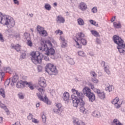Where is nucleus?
I'll return each mask as SVG.
<instances>
[{"label": "nucleus", "mask_w": 125, "mask_h": 125, "mask_svg": "<svg viewBox=\"0 0 125 125\" xmlns=\"http://www.w3.org/2000/svg\"><path fill=\"white\" fill-rule=\"evenodd\" d=\"M0 23H1V24H3V25H7V27L8 29L13 28L15 25V21L12 18L7 16H3L0 12Z\"/></svg>", "instance_id": "nucleus-1"}, {"label": "nucleus", "mask_w": 125, "mask_h": 125, "mask_svg": "<svg viewBox=\"0 0 125 125\" xmlns=\"http://www.w3.org/2000/svg\"><path fill=\"white\" fill-rule=\"evenodd\" d=\"M72 100L74 107H78L79 105L80 106V111L83 114H86L87 110L84 108L85 103L83 99H79L77 97L72 96Z\"/></svg>", "instance_id": "nucleus-2"}, {"label": "nucleus", "mask_w": 125, "mask_h": 125, "mask_svg": "<svg viewBox=\"0 0 125 125\" xmlns=\"http://www.w3.org/2000/svg\"><path fill=\"white\" fill-rule=\"evenodd\" d=\"M41 46L39 47V50L45 51V54L47 56L49 55H54L55 54V50L53 48H50L46 45V41L42 40L41 42Z\"/></svg>", "instance_id": "nucleus-3"}, {"label": "nucleus", "mask_w": 125, "mask_h": 125, "mask_svg": "<svg viewBox=\"0 0 125 125\" xmlns=\"http://www.w3.org/2000/svg\"><path fill=\"white\" fill-rule=\"evenodd\" d=\"M30 58L32 62L34 64H40L42 63L43 56L39 51H32L30 54Z\"/></svg>", "instance_id": "nucleus-4"}, {"label": "nucleus", "mask_w": 125, "mask_h": 125, "mask_svg": "<svg viewBox=\"0 0 125 125\" xmlns=\"http://www.w3.org/2000/svg\"><path fill=\"white\" fill-rule=\"evenodd\" d=\"M113 41L115 43L118 44L117 48L120 53L125 54V43L124 44V40L117 35L113 36Z\"/></svg>", "instance_id": "nucleus-5"}, {"label": "nucleus", "mask_w": 125, "mask_h": 125, "mask_svg": "<svg viewBox=\"0 0 125 125\" xmlns=\"http://www.w3.org/2000/svg\"><path fill=\"white\" fill-rule=\"evenodd\" d=\"M38 98L41 101H43L48 105L51 104V102L46 97L45 91L42 88H39L38 89V93H37Z\"/></svg>", "instance_id": "nucleus-6"}, {"label": "nucleus", "mask_w": 125, "mask_h": 125, "mask_svg": "<svg viewBox=\"0 0 125 125\" xmlns=\"http://www.w3.org/2000/svg\"><path fill=\"white\" fill-rule=\"evenodd\" d=\"M27 85L31 90L34 89V85L32 82H27V81H20L17 83V87L18 88H23L24 86Z\"/></svg>", "instance_id": "nucleus-7"}, {"label": "nucleus", "mask_w": 125, "mask_h": 125, "mask_svg": "<svg viewBox=\"0 0 125 125\" xmlns=\"http://www.w3.org/2000/svg\"><path fill=\"white\" fill-rule=\"evenodd\" d=\"M46 71L48 74H51V75H56L58 73L56 67L51 63H48L46 64Z\"/></svg>", "instance_id": "nucleus-8"}, {"label": "nucleus", "mask_w": 125, "mask_h": 125, "mask_svg": "<svg viewBox=\"0 0 125 125\" xmlns=\"http://www.w3.org/2000/svg\"><path fill=\"white\" fill-rule=\"evenodd\" d=\"M74 41L76 42V47L77 48H82V45H86L87 43V41L84 39H79L78 38H76V39H74Z\"/></svg>", "instance_id": "nucleus-9"}, {"label": "nucleus", "mask_w": 125, "mask_h": 125, "mask_svg": "<svg viewBox=\"0 0 125 125\" xmlns=\"http://www.w3.org/2000/svg\"><path fill=\"white\" fill-rule=\"evenodd\" d=\"M112 104L114 105L116 109H119L121 108L123 102L120 101V99L118 97H116L112 102Z\"/></svg>", "instance_id": "nucleus-10"}, {"label": "nucleus", "mask_w": 125, "mask_h": 125, "mask_svg": "<svg viewBox=\"0 0 125 125\" xmlns=\"http://www.w3.org/2000/svg\"><path fill=\"white\" fill-rule=\"evenodd\" d=\"M71 91H72L73 94H74V95H71V99H72V96H75L78 99H82V97H83V95L82 93L79 92V91H78V90H76V89H75V88H72L71 89ZM79 98H80V99H79Z\"/></svg>", "instance_id": "nucleus-11"}, {"label": "nucleus", "mask_w": 125, "mask_h": 125, "mask_svg": "<svg viewBox=\"0 0 125 125\" xmlns=\"http://www.w3.org/2000/svg\"><path fill=\"white\" fill-rule=\"evenodd\" d=\"M38 84L42 88H44L46 87V80L44 78H40L38 80Z\"/></svg>", "instance_id": "nucleus-12"}, {"label": "nucleus", "mask_w": 125, "mask_h": 125, "mask_svg": "<svg viewBox=\"0 0 125 125\" xmlns=\"http://www.w3.org/2000/svg\"><path fill=\"white\" fill-rule=\"evenodd\" d=\"M62 98L65 102H70V93L68 92H64L63 94Z\"/></svg>", "instance_id": "nucleus-13"}, {"label": "nucleus", "mask_w": 125, "mask_h": 125, "mask_svg": "<svg viewBox=\"0 0 125 125\" xmlns=\"http://www.w3.org/2000/svg\"><path fill=\"white\" fill-rule=\"evenodd\" d=\"M78 8L82 11H84L87 9V5L84 2H81L78 6Z\"/></svg>", "instance_id": "nucleus-14"}, {"label": "nucleus", "mask_w": 125, "mask_h": 125, "mask_svg": "<svg viewBox=\"0 0 125 125\" xmlns=\"http://www.w3.org/2000/svg\"><path fill=\"white\" fill-rule=\"evenodd\" d=\"M73 123L74 125H85L83 122L78 118L74 119Z\"/></svg>", "instance_id": "nucleus-15"}, {"label": "nucleus", "mask_w": 125, "mask_h": 125, "mask_svg": "<svg viewBox=\"0 0 125 125\" xmlns=\"http://www.w3.org/2000/svg\"><path fill=\"white\" fill-rule=\"evenodd\" d=\"M83 92L84 95H86V96H87V95L91 93V90H90V89L88 87L85 86L83 89Z\"/></svg>", "instance_id": "nucleus-16"}, {"label": "nucleus", "mask_w": 125, "mask_h": 125, "mask_svg": "<svg viewBox=\"0 0 125 125\" xmlns=\"http://www.w3.org/2000/svg\"><path fill=\"white\" fill-rule=\"evenodd\" d=\"M55 105L56 107L58 108V110H56V109H54V112H55V113H57L58 111H63V106H62V104L58 103H56Z\"/></svg>", "instance_id": "nucleus-17"}, {"label": "nucleus", "mask_w": 125, "mask_h": 125, "mask_svg": "<svg viewBox=\"0 0 125 125\" xmlns=\"http://www.w3.org/2000/svg\"><path fill=\"white\" fill-rule=\"evenodd\" d=\"M56 21L58 23H63L65 22V18L62 17V16H57Z\"/></svg>", "instance_id": "nucleus-18"}, {"label": "nucleus", "mask_w": 125, "mask_h": 125, "mask_svg": "<svg viewBox=\"0 0 125 125\" xmlns=\"http://www.w3.org/2000/svg\"><path fill=\"white\" fill-rule=\"evenodd\" d=\"M86 96L91 102H93V101L95 100V95L92 92L90 93V94Z\"/></svg>", "instance_id": "nucleus-19"}, {"label": "nucleus", "mask_w": 125, "mask_h": 125, "mask_svg": "<svg viewBox=\"0 0 125 125\" xmlns=\"http://www.w3.org/2000/svg\"><path fill=\"white\" fill-rule=\"evenodd\" d=\"M11 48H14L17 51H20L21 49V46L20 44H17L15 46L13 44L11 45Z\"/></svg>", "instance_id": "nucleus-20"}, {"label": "nucleus", "mask_w": 125, "mask_h": 125, "mask_svg": "<svg viewBox=\"0 0 125 125\" xmlns=\"http://www.w3.org/2000/svg\"><path fill=\"white\" fill-rule=\"evenodd\" d=\"M4 72H5L6 73H9V74H12L13 73V71L11 70V68L10 67H5L3 68Z\"/></svg>", "instance_id": "nucleus-21"}, {"label": "nucleus", "mask_w": 125, "mask_h": 125, "mask_svg": "<svg viewBox=\"0 0 125 125\" xmlns=\"http://www.w3.org/2000/svg\"><path fill=\"white\" fill-rule=\"evenodd\" d=\"M92 115L95 118H99L100 117V112L97 110H95L93 112Z\"/></svg>", "instance_id": "nucleus-22"}, {"label": "nucleus", "mask_w": 125, "mask_h": 125, "mask_svg": "<svg viewBox=\"0 0 125 125\" xmlns=\"http://www.w3.org/2000/svg\"><path fill=\"white\" fill-rule=\"evenodd\" d=\"M0 95H1L3 98H5V92L4 91V89H0Z\"/></svg>", "instance_id": "nucleus-23"}, {"label": "nucleus", "mask_w": 125, "mask_h": 125, "mask_svg": "<svg viewBox=\"0 0 125 125\" xmlns=\"http://www.w3.org/2000/svg\"><path fill=\"white\" fill-rule=\"evenodd\" d=\"M77 21L79 25H80V26H83L84 25V21H83V20L82 18L78 19Z\"/></svg>", "instance_id": "nucleus-24"}, {"label": "nucleus", "mask_w": 125, "mask_h": 125, "mask_svg": "<svg viewBox=\"0 0 125 125\" xmlns=\"http://www.w3.org/2000/svg\"><path fill=\"white\" fill-rule=\"evenodd\" d=\"M91 33L94 37H99V33L95 30H91Z\"/></svg>", "instance_id": "nucleus-25"}, {"label": "nucleus", "mask_w": 125, "mask_h": 125, "mask_svg": "<svg viewBox=\"0 0 125 125\" xmlns=\"http://www.w3.org/2000/svg\"><path fill=\"white\" fill-rule=\"evenodd\" d=\"M39 35L42 37H46V36H48V34H47V32L44 30L43 31L39 33Z\"/></svg>", "instance_id": "nucleus-26"}, {"label": "nucleus", "mask_w": 125, "mask_h": 125, "mask_svg": "<svg viewBox=\"0 0 125 125\" xmlns=\"http://www.w3.org/2000/svg\"><path fill=\"white\" fill-rule=\"evenodd\" d=\"M24 38H25V39H26V40H30L31 39V35L27 32L24 33Z\"/></svg>", "instance_id": "nucleus-27"}, {"label": "nucleus", "mask_w": 125, "mask_h": 125, "mask_svg": "<svg viewBox=\"0 0 125 125\" xmlns=\"http://www.w3.org/2000/svg\"><path fill=\"white\" fill-rule=\"evenodd\" d=\"M113 26L114 27V28H121V23L119 22V23H117L116 22H114L113 23Z\"/></svg>", "instance_id": "nucleus-28"}, {"label": "nucleus", "mask_w": 125, "mask_h": 125, "mask_svg": "<svg viewBox=\"0 0 125 125\" xmlns=\"http://www.w3.org/2000/svg\"><path fill=\"white\" fill-rule=\"evenodd\" d=\"M43 30H44V28H43V27H42V26H41L40 25H38L37 26V31L39 33V34L41 32L43 31Z\"/></svg>", "instance_id": "nucleus-29"}, {"label": "nucleus", "mask_w": 125, "mask_h": 125, "mask_svg": "<svg viewBox=\"0 0 125 125\" xmlns=\"http://www.w3.org/2000/svg\"><path fill=\"white\" fill-rule=\"evenodd\" d=\"M104 72L106 73L108 75H110L111 74V71H110V68L109 67H107V66H105L104 67Z\"/></svg>", "instance_id": "nucleus-30"}, {"label": "nucleus", "mask_w": 125, "mask_h": 125, "mask_svg": "<svg viewBox=\"0 0 125 125\" xmlns=\"http://www.w3.org/2000/svg\"><path fill=\"white\" fill-rule=\"evenodd\" d=\"M77 37H79V39H82V38H84V34L83 32H79L77 34Z\"/></svg>", "instance_id": "nucleus-31"}, {"label": "nucleus", "mask_w": 125, "mask_h": 125, "mask_svg": "<svg viewBox=\"0 0 125 125\" xmlns=\"http://www.w3.org/2000/svg\"><path fill=\"white\" fill-rule=\"evenodd\" d=\"M0 75L1 79L4 78L5 74H4V71L3 70V68L2 69L0 68Z\"/></svg>", "instance_id": "nucleus-32"}, {"label": "nucleus", "mask_w": 125, "mask_h": 125, "mask_svg": "<svg viewBox=\"0 0 125 125\" xmlns=\"http://www.w3.org/2000/svg\"><path fill=\"white\" fill-rule=\"evenodd\" d=\"M113 124H115L116 125H123V124H121V123L120 122V121H119L117 119H114Z\"/></svg>", "instance_id": "nucleus-33"}, {"label": "nucleus", "mask_w": 125, "mask_h": 125, "mask_svg": "<svg viewBox=\"0 0 125 125\" xmlns=\"http://www.w3.org/2000/svg\"><path fill=\"white\" fill-rule=\"evenodd\" d=\"M89 22L92 25H94V26H95L96 27H98V23H97L96 21L93 20H90Z\"/></svg>", "instance_id": "nucleus-34"}, {"label": "nucleus", "mask_w": 125, "mask_h": 125, "mask_svg": "<svg viewBox=\"0 0 125 125\" xmlns=\"http://www.w3.org/2000/svg\"><path fill=\"white\" fill-rule=\"evenodd\" d=\"M44 7L46 9V10L49 11L51 9V6L49 4H45Z\"/></svg>", "instance_id": "nucleus-35"}, {"label": "nucleus", "mask_w": 125, "mask_h": 125, "mask_svg": "<svg viewBox=\"0 0 125 125\" xmlns=\"http://www.w3.org/2000/svg\"><path fill=\"white\" fill-rule=\"evenodd\" d=\"M98 96L101 99H104V98H105V93H104V92H102L99 94Z\"/></svg>", "instance_id": "nucleus-36"}, {"label": "nucleus", "mask_w": 125, "mask_h": 125, "mask_svg": "<svg viewBox=\"0 0 125 125\" xmlns=\"http://www.w3.org/2000/svg\"><path fill=\"white\" fill-rule=\"evenodd\" d=\"M55 33L56 35H63V31H62L60 29L56 30Z\"/></svg>", "instance_id": "nucleus-37"}, {"label": "nucleus", "mask_w": 125, "mask_h": 125, "mask_svg": "<svg viewBox=\"0 0 125 125\" xmlns=\"http://www.w3.org/2000/svg\"><path fill=\"white\" fill-rule=\"evenodd\" d=\"M78 55H79V56H85V54L84 53V52L83 51H79L78 52Z\"/></svg>", "instance_id": "nucleus-38"}, {"label": "nucleus", "mask_w": 125, "mask_h": 125, "mask_svg": "<svg viewBox=\"0 0 125 125\" xmlns=\"http://www.w3.org/2000/svg\"><path fill=\"white\" fill-rule=\"evenodd\" d=\"M42 121L43 123H45L46 122V116L44 114H43L42 116Z\"/></svg>", "instance_id": "nucleus-39"}, {"label": "nucleus", "mask_w": 125, "mask_h": 125, "mask_svg": "<svg viewBox=\"0 0 125 125\" xmlns=\"http://www.w3.org/2000/svg\"><path fill=\"white\" fill-rule=\"evenodd\" d=\"M106 89L108 90V91L111 92L113 91L114 89V87L112 85H109L108 87H107Z\"/></svg>", "instance_id": "nucleus-40"}, {"label": "nucleus", "mask_w": 125, "mask_h": 125, "mask_svg": "<svg viewBox=\"0 0 125 125\" xmlns=\"http://www.w3.org/2000/svg\"><path fill=\"white\" fill-rule=\"evenodd\" d=\"M18 81V77L17 76H14L12 80V83H16V82H17Z\"/></svg>", "instance_id": "nucleus-41"}, {"label": "nucleus", "mask_w": 125, "mask_h": 125, "mask_svg": "<svg viewBox=\"0 0 125 125\" xmlns=\"http://www.w3.org/2000/svg\"><path fill=\"white\" fill-rule=\"evenodd\" d=\"M68 63L70 64V65H74V64H75V62L73 59H70L68 60Z\"/></svg>", "instance_id": "nucleus-42"}, {"label": "nucleus", "mask_w": 125, "mask_h": 125, "mask_svg": "<svg viewBox=\"0 0 125 125\" xmlns=\"http://www.w3.org/2000/svg\"><path fill=\"white\" fill-rule=\"evenodd\" d=\"M9 83H10V80H6L4 83L5 86H8L9 85Z\"/></svg>", "instance_id": "nucleus-43"}, {"label": "nucleus", "mask_w": 125, "mask_h": 125, "mask_svg": "<svg viewBox=\"0 0 125 125\" xmlns=\"http://www.w3.org/2000/svg\"><path fill=\"white\" fill-rule=\"evenodd\" d=\"M46 43H47V44H48L50 48H52V44L51 43L50 41L48 40L47 41H46Z\"/></svg>", "instance_id": "nucleus-44"}, {"label": "nucleus", "mask_w": 125, "mask_h": 125, "mask_svg": "<svg viewBox=\"0 0 125 125\" xmlns=\"http://www.w3.org/2000/svg\"><path fill=\"white\" fill-rule=\"evenodd\" d=\"M94 92H96V93H97L98 95L99 96V94H100L102 92V91H101L100 90L98 89H94Z\"/></svg>", "instance_id": "nucleus-45"}, {"label": "nucleus", "mask_w": 125, "mask_h": 125, "mask_svg": "<svg viewBox=\"0 0 125 125\" xmlns=\"http://www.w3.org/2000/svg\"><path fill=\"white\" fill-rule=\"evenodd\" d=\"M27 45L30 47L33 46V43L32 42V41L31 40L27 41Z\"/></svg>", "instance_id": "nucleus-46"}, {"label": "nucleus", "mask_w": 125, "mask_h": 125, "mask_svg": "<svg viewBox=\"0 0 125 125\" xmlns=\"http://www.w3.org/2000/svg\"><path fill=\"white\" fill-rule=\"evenodd\" d=\"M90 75L91 76H92V77H93L94 78H95L97 77V75L96 73H95V72L94 71H91L90 72Z\"/></svg>", "instance_id": "nucleus-47"}, {"label": "nucleus", "mask_w": 125, "mask_h": 125, "mask_svg": "<svg viewBox=\"0 0 125 125\" xmlns=\"http://www.w3.org/2000/svg\"><path fill=\"white\" fill-rule=\"evenodd\" d=\"M0 107L2 108V109H6V106L5 105L1 103V102H0Z\"/></svg>", "instance_id": "nucleus-48"}, {"label": "nucleus", "mask_w": 125, "mask_h": 125, "mask_svg": "<svg viewBox=\"0 0 125 125\" xmlns=\"http://www.w3.org/2000/svg\"><path fill=\"white\" fill-rule=\"evenodd\" d=\"M27 119L29 121H31V120H33V114L30 113L29 115L27 116Z\"/></svg>", "instance_id": "nucleus-49"}, {"label": "nucleus", "mask_w": 125, "mask_h": 125, "mask_svg": "<svg viewBox=\"0 0 125 125\" xmlns=\"http://www.w3.org/2000/svg\"><path fill=\"white\" fill-rule=\"evenodd\" d=\"M0 41L2 42H4V39H3V36H2V34L0 33Z\"/></svg>", "instance_id": "nucleus-50"}, {"label": "nucleus", "mask_w": 125, "mask_h": 125, "mask_svg": "<svg viewBox=\"0 0 125 125\" xmlns=\"http://www.w3.org/2000/svg\"><path fill=\"white\" fill-rule=\"evenodd\" d=\"M67 46V42L66 41L62 42V47L65 48Z\"/></svg>", "instance_id": "nucleus-51"}, {"label": "nucleus", "mask_w": 125, "mask_h": 125, "mask_svg": "<svg viewBox=\"0 0 125 125\" xmlns=\"http://www.w3.org/2000/svg\"><path fill=\"white\" fill-rule=\"evenodd\" d=\"M92 11L93 13H96L97 12V8L96 7H94L92 8Z\"/></svg>", "instance_id": "nucleus-52"}, {"label": "nucleus", "mask_w": 125, "mask_h": 125, "mask_svg": "<svg viewBox=\"0 0 125 125\" xmlns=\"http://www.w3.org/2000/svg\"><path fill=\"white\" fill-rule=\"evenodd\" d=\"M32 123H34V124H39V122L38 119L34 118L32 119Z\"/></svg>", "instance_id": "nucleus-53"}, {"label": "nucleus", "mask_w": 125, "mask_h": 125, "mask_svg": "<svg viewBox=\"0 0 125 125\" xmlns=\"http://www.w3.org/2000/svg\"><path fill=\"white\" fill-rule=\"evenodd\" d=\"M15 37L16 39H20V33H16L15 35Z\"/></svg>", "instance_id": "nucleus-54"}, {"label": "nucleus", "mask_w": 125, "mask_h": 125, "mask_svg": "<svg viewBox=\"0 0 125 125\" xmlns=\"http://www.w3.org/2000/svg\"><path fill=\"white\" fill-rule=\"evenodd\" d=\"M92 82L94 83H98V80L97 79H92Z\"/></svg>", "instance_id": "nucleus-55"}, {"label": "nucleus", "mask_w": 125, "mask_h": 125, "mask_svg": "<svg viewBox=\"0 0 125 125\" xmlns=\"http://www.w3.org/2000/svg\"><path fill=\"white\" fill-rule=\"evenodd\" d=\"M90 87L94 91V89H96L95 87H94V85L92 84L91 83H90Z\"/></svg>", "instance_id": "nucleus-56"}, {"label": "nucleus", "mask_w": 125, "mask_h": 125, "mask_svg": "<svg viewBox=\"0 0 125 125\" xmlns=\"http://www.w3.org/2000/svg\"><path fill=\"white\" fill-rule=\"evenodd\" d=\"M14 3L17 4V5H19V1L18 0H13Z\"/></svg>", "instance_id": "nucleus-57"}, {"label": "nucleus", "mask_w": 125, "mask_h": 125, "mask_svg": "<svg viewBox=\"0 0 125 125\" xmlns=\"http://www.w3.org/2000/svg\"><path fill=\"white\" fill-rule=\"evenodd\" d=\"M19 97L20 99H23L24 98V96L21 93L19 94Z\"/></svg>", "instance_id": "nucleus-58"}, {"label": "nucleus", "mask_w": 125, "mask_h": 125, "mask_svg": "<svg viewBox=\"0 0 125 125\" xmlns=\"http://www.w3.org/2000/svg\"><path fill=\"white\" fill-rule=\"evenodd\" d=\"M60 39L61 40V41H62V42H66V41H65V38H64V37L62 36H60Z\"/></svg>", "instance_id": "nucleus-59"}, {"label": "nucleus", "mask_w": 125, "mask_h": 125, "mask_svg": "<svg viewBox=\"0 0 125 125\" xmlns=\"http://www.w3.org/2000/svg\"><path fill=\"white\" fill-rule=\"evenodd\" d=\"M115 20H116V16H114L111 18V21L114 22V21H115Z\"/></svg>", "instance_id": "nucleus-60"}, {"label": "nucleus", "mask_w": 125, "mask_h": 125, "mask_svg": "<svg viewBox=\"0 0 125 125\" xmlns=\"http://www.w3.org/2000/svg\"><path fill=\"white\" fill-rule=\"evenodd\" d=\"M44 60H45V61H49V58L48 57V56L45 57Z\"/></svg>", "instance_id": "nucleus-61"}, {"label": "nucleus", "mask_w": 125, "mask_h": 125, "mask_svg": "<svg viewBox=\"0 0 125 125\" xmlns=\"http://www.w3.org/2000/svg\"><path fill=\"white\" fill-rule=\"evenodd\" d=\"M2 122V117H0V124Z\"/></svg>", "instance_id": "nucleus-62"}, {"label": "nucleus", "mask_w": 125, "mask_h": 125, "mask_svg": "<svg viewBox=\"0 0 125 125\" xmlns=\"http://www.w3.org/2000/svg\"><path fill=\"white\" fill-rule=\"evenodd\" d=\"M36 107L38 108V107H40V103H38L36 104Z\"/></svg>", "instance_id": "nucleus-63"}, {"label": "nucleus", "mask_w": 125, "mask_h": 125, "mask_svg": "<svg viewBox=\"0 0 125 125\" xmlns=\"http://www.w3.org/2000/svg\"><path fill=\"white\" fill-rule=\"evenodd\" d=\"M38 69H41V70H42V66H38Z\"/></svg>", "instance_id": "nucleus-64"}]
</instances>
